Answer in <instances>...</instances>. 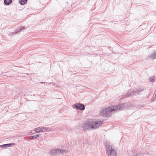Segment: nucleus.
<instances>
[{"instance_id": "nucleus-1", "label": "nucleus", "mask_w": 156, "mask_h": 156, "mask_svg": "<svg viewBox=\"0 0 156 156\" xmlns=\"http://www.w3.org/2000/svg\"><path fill=\"white\" fill-rule=\"evenodd\" d=\"M126 107L127 104L126 103H122L118 105H112L107 108H104L101 111L100 114L104 117H109L112 112L122 110Z\"/></svg>"}, {"instance_id": "nucleus-2", "label": "nucleus", "mask_w": 156, "mask_h": 156, "mask_svg": "<svg viewBox=\"0 0 156 156\" xmlns=\"http://www.w3.org/2000/svg\"><path fill=\"white\" fill-rule=\"evenodd\" d=\"M103 122V121H88L83 124L82 127L83 129L85 131L87 129L95 130L102 126Z\"/></svg>"}, {"instance_id": "nucleus-3", "label": "nucleus", "mask_w": 156, "mask_h": 156, "mask_svg": "<svg viewBox=\"0 0 156 156\" xmlns=\"http://www.w3.org/2000/svg\"><path fill=\"white\" fill-rule=\"evenodd\" d=\"M144 90V88L139 87L137 89H135L131 92H128L126 95V97H124V98L131 96L133 95L138 94H139L140 92Z\"/></svg>"}, {"instance_id": "nucleus-4", "label": "nucleus", "mask_w": 156, "mask_h": 156, "mask_svg": "<svg viewBox=\"0 0 156 156\" xmlns=\"http://www.w3.org/2000/svg\"><path fill=\"white\" fill-rule=\"evenodd\" d=\"M67 151L63 149H58L51 150L50 152V154L54 156V155H56L59 153H67Z\"/></svg>"}, {"instance_id": "nucleus-5", "label": "nucleus", "mask_w": 156, "mask_h": 156, "mask_svg": "<svg viewBox=\"0 0 156 156\" xmlns=\"http://www.w3.org/2000/svg\"><path fill=\"white\" fill-rule=\"evenodd\" d=\"M73 107L74 108H76V110H79L81 111L84 110L85 109L84 105L80 103L73 104Z\"/></svg>"}, {"instance_id": "nucleus-6", "label": "nucleus", "mask_w": 156, "mask_h": 156, "mask_svg": "<svg viewBox=\"0 0 156 156\" xmlns=\"http://www.w3.org/2000/svg\"><path fill=\"white\" fill-rule=\"evenodd\" d=\"M105 147L106 152H108L114 149L112 147V145L110 142H106L105 144Z\"/></svg>"}, {"instance_id": "nucleus-7", "label": "nucleus", "mask_w": 156, "mask_h": 156, "mask_svg": "<svg viewBox=\"0 0 156 156\" xmlns=\"http://www.w3.org/2000/svg\"><path fill=\"white\" fill-rule=\"evenodd\" d=\"M25 29V28L24 27H20L19 29L16 30L14 32L10 33V34H9V35H10L12 36L14 35L15 34H17L19 32H21L23 30H24Z\"/></svg>"}, {"instance_id": "nucleus-8", "label": "nucleus", "mask_w": 156, "mask_h": 156, "mask_svg": "<svg viewBox=\"0 0 156 156\" xmlns=\"http://www.w3.org/2000/svg\"><path fill=\"white\" fill-rule=\"evenodd\" d=\"M108 156H116V152L115 151L114 149L108 151L106 153Z\"/></svg>"}, {"instance_id": "nucleus-9", "label": "nucleus", "mask_w": 156, "mask_h": 156, "mask_svg": "<svg viewBox=\"0 0 156 156\" xmlns=\"http://www.w3.org/2000/svg\"><path fill=\"white\" fill-rule=\"evenodd\" d=\"M147 57L148 58H150L151 59L156 58V52L151 55H148Z\"/></svg>"}, {"instance_id": "nucleus-10", "label": "nucleus", "mask_w": 156, "mask_h": 156, "mask_svg": "<svg viewBox=\"0 0 156 156\" xmlns=\"http://www.w3.org/2000/svg\"><path fill=\"white\" fill-rule=\"evenodd\" d=\"M27 0H19V2L21 5H24L27 2Z\"/></svg>"}, {"instance_id": "nucleus-11", "label": "nucleus", "mask_w": 156, "mask_h": 156, "mask_svg": "<svg viewBox=\"0 0 156 156\" xmlns=\"http://www.w3.org/2000/svg\"><path fill=\"white\" fill-rule=\"evenodd\" d=\"M12 2V0H4V3L6 5H9Z\"/></svg>"}, {"instance_id": "nucleus-12", "label": "nucleus", "mask_w": 156, "mask_h": 156, "mask_svg": "<svg viewBox=\"0 0 156 156\" xmlns=\"http://www.w3.org/2000/svg\"><path fill=\"white\" fill-rule=\"evenodd\" d=\"M34 131L37 133L42 132V130H41V127H38L35 128L34 129Z\"/></svg>"}, {"instance_id": "nucleus-13", "label": "nucleus", "mask_w": 156, "mask_h": 156, "mask_svg": "<svg viewBox=\"0 0 156 156\" xmlns=\"http://www.w3.org/2000/svg\"><path fill=\"white\" fill-rule=\"evenodd\" d=\"M155 78V77L154 76H153L152 77H150L148 79V80L151 82H154Z\"/></svg>"}, {"instance_id": "nucleus-14", "label": "nucleus", "mask_w": 156, "mask_h": 156, "mask_svg": "<svg viewBox=\"0 0 156 156\" xmlns=\"http://www.w3.org/2000/svg\"><path fill=\"white\" fill-rule=\"evenodd\" d=\"M29 139H36L35 135L34 136H30L29 137Z\"/></svg>"}, {"instance_id": "nucleus-15", "label": "nucleus", "mask_w": 156, "mask_h": 156, "mask_svg": "<svg viewBox=\"0 0 156 156\" xmlns=\"http://www.w3.org/2000/svg\"><path fill=\"white\" fill-rule=\"evenodd\" d=\"M16 144L15 143H9L7 144V147H11L12 145H15Z\"/></svg>"}, {"instance_id": "nucleus-16", "label": "nucleus", "mask_w": 156, "mask_h": 156, "mask_svg": "<svg viewBox=\"0 0 156 156\" xmlns=\"http://www.w3.org/2000/svg\"><path fill=\"white\" fill-rule=\"evenodd\" d=\"M0 147L2 148H5L7 147V144L2 145L0 146Z\"/></svg>"}, {"instance_id": "nucleus-17", "label": "nucleus", "mask_w": 156, "mask_h": 156, "mask_svg": "<svg viewBox=\"0 0 156 156\" xmlns=\"http://www.w3.org/2000/svg\"><path fill=\"white\" fill-rule=\"evenodd\" d=\"M51 128H49L48 127H45V130H47L48 131H51Z\"/></svg>"}, {"instance_id": "nucleus-18", "label": "nucleus", "mask_w": 156, "mask_h": 156, "mask_svg": "<svg viewBox=\"0 0 156 156\" xmlns=\"http://www.w3.org/2000/svg\"><path fill=\"white\" fill-rule=\"evenodd\" d=\"M41 130H42V132L44 131L45 130H44V129H45V127H41Z\"/></svg>"}, {"instance_id": "nucleus-19", "label": "nucleus", "mask_w": 156, "mask_h": 156, "mask_svg": "<svg viewBox=\"0 0 156 156\" xmlns=\"http://www.w3.org/2000/svg\"><path fill=\"white\" fill-rule=\"evenodd\" d=\"M36 138H37V137H39L40 136L39 134H37L35 135Z\"/></svg>"}, {"instance_id": "nucleus-20", "label": "nucleus", "mask_w": 156, "mask_h": 156, "mask_svg": "<svg viewBox=\"0 0 156 156\" xmlns=\"http://www.w3.org/2000/svg\"><path fill=\"white\" fill-rule=\"evenodd\" d=\"M41 83L43 84V83H45V82H42Z\"/></svg>"}, {"instance_id": "nucleus-21", "label": "nucleus", "mask_w": 156, "mask_h": 156, "mask_svg": "<svg viewBox=\"0 0 156 156\" xmlns=\"http://www.w3.org/2000/svg\"><path fill=\"white\" fill-rule=\"evenodd\" d=\"M155 97L156 98V94H155Z\"/></svg>"}]
</instances>
